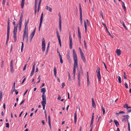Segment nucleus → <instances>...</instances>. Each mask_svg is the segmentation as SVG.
<instances>
[{
    "label": "nucleus",
    "mask_w": 131,
    "mask_h": 131,
    "mask_svg": "<svg viewBox=\"0 0 131 131\" xmlns=\"http://www.w3.org/2000/svg\"><path fill=\"white\" fill-rule=\"evenodd\" d=\"M62 88H63L65 86V84L64 83H62Z\"/></svg>",
    "instance_id": "obj_60"
},
{
    "label": "nucleus",
    "mask_w": 131,
    "mask_h": 131,
    "mask_svg": "<svg viewBox=\"0 0 131 131\" xmlns=\"http://www.w3.org/2000/svg\"><path fill=\"white\" fill-rule=\"evenodd\" d=\"M67 59L69 61L71 60V59L70 58V56L69 54H67Z\"/></svg>",
    "instance_id": "obj_43"
},
{
    "label": "nucleus",
    "mask_w": 131,
    "mask_h": 131,
    "mask_svg": "<svg viewBox=\"0 0 131 131\" xmlns=\"http://www.w3.org/2000/svg\"><path fill=\"white\" fill-rule=\"evenodd\" d=\"M94 113H92V115L91 119H93L94 120Z\"/></svg>",
    "instance_id": "obj_63"
},
{
    "label": "nucleus",
    "mask_w": 131,
    "mask_h": 131,
    "mask_svg": "<svg viewBox=\"0 0 131 131\" xmlns=\"http://www.w3.org/2000/svg\"><path fill=\"white\" fill-rule=\"evenodd\" d=\"M38 4V0H35V6H37Z\"/></svg>",
    "instance_id": "obj_44"
},
{
    "label": "nucleus",
    "mask_w": 131,
    "mask_h": 131,
    "mask_svg": "<svg viewBox=\"0 0 131 131\" xmlns=\"http://www.w3.org/2000/svg\"><path fill=\"white\" fill-rule=\"evenodd\" d=\"M84 26L85 29L87 28L86 23L85 21H84Z\"/></svg>",
    "instance_id": "obj_51"
},
{
    "label": "nucleus",
    "mask_w": 131,
    "mask_h": 131,
    "mask_svg": "<svg viewBox=\"0 0 131 131\" xmlns=\"http://www.w3.org/2000/svg\"><path fill=\"white\" fill-rule=\"evenodd\" d=\"M102 24L103 25V26H104L106 30L107 29V27H106V25L104 23H103L102 22Z\"/></svg>",
    "instance_id": "obj_45"
},
{
    "label": "nucleus",
    "mask_w": 131,
    "mask_h": 131,
    "mask_svg": "<svg viewBox=\"0 0 131 131\" xmlns=\"http://www.w3.org/2000/svg\"><path fill=\"white\" fill-rule=\"evenodd\" d=\"M123 107L124 108H126L127 109H128V108H131L130 106H128V105L127 104H125Z\"/></svg>",
    "instance_id": "obj_30"
},
{
    "label": "nucleus",
    "mask_w": 131,
    "mask_h": 131,
    "mask_svg": "<svg viewBox=\"0 0 131 131\" xmlns=\"http://www.w3.org/2000/svg\"><path fill=\"white\" fill-rule=\"evenodd\" d=\"M93 121H94V120L93 119H91V124H90V127H91V126L92 127V125L93 126Z\"/></svg>",
    "instance_id": "obj_41"
},
{
    "label": "nucleus",
    "mask_w": 131,
    "mask_h": 131,
    "mask_svg": "<svg viewBox=\"0 0 131 131\" xmlns=\"http://www.w3.org/2000/svg\"><path fill=\"white\" fill-rule=\"evenodd\" d=\"M79 11L80 14V22L81 25L82 24V13L80 3L79 4Z\"/></svg>",
    "instance_id": "obj_5"
},
{
    "label": "nucleus",
    "mask_w": 131,
    "mask_h": 131,
    "mask_svg": "<svg viewBox=\"0 0 131 131\" xmlns=\"http://www.w3.org/2000/svg\"><path fill=\"white\" fill-rule=\"evenodd\" d=\"M41 92L42 93V95H45V93L46 92L45 88H43L41 89Z\"/></svg>",
    "instance_id": "obj_17"
},
{
    "label": "nucleus",
    "mask_w": 131,
    "mask_h": 131,
    "mask_svg": "<svg viewBox=\"0 0 131 131\" xmlns=\"http://www.w3.org/2000/svg\"><path fill=\"white\" fill-rule=\"evenodd\" d=\"M42 52H44L45 50V41L44 38L42 39Z\"/></svg>",
    "instance_id": "obj_7"
},
{
    "label": "nucleus",
    "mask_w": 131,
    "mask_h": 131,
    "mask_svg": "<svg viewBox=\"0 0 131 131\" xmlns=\"http://www.w3.org/2000/svg\"><path fill=\"white\" fill-rule=\"evenodd\" d=\"M37 6H35V14L36 15L37 12Z\"/></svg>",
    "instance_id": "obj_40"
},
{
    "label": "nucleus",
    "mask_w": 131,
    "mask_h": 131,
    "mask_svg": "<svg viewBox=\"0 0 131 131\" xmlns=\"http://www.w3.org/2000/svg\"><path fill=\"white\" fill-rule=\"evenodd\" d=\"M15 83L14 82L13 83V86L12 87V89H14L15 88Z\"/></svg>",
    "instance_id": "obj_54"
},
{
    "label": "nucleus",
    "mask_w": 131,
    "mask_h": 131,
    "mask_svg": "<svg viewBox=\"0 0 131 131\" xmlns=\"http://www.w3.org/2000/svg\"><path fill=\"white\" fill-rule=\"evenodd\" d=\"M56 33L57 35V37L58 39V40L59 41V43L60 45V47L61 46V41L60 39V36L59 33L58 31V30L57 28L56 29Z\"/></svg>",
    "instance_id": "obj_9"
},
{
    "label": "nucleus",
    "mask_w": 131,
    "mask_h": 131,
    "mask_svg": "<svg viewBox=\"0 0 131 131\" xmlns=\"http://www.w3.org/2000/svg\"><path fill=\"white\" fill-rule=\"evenodd\" d=\"M83 71L82 70L78 72V83L79 86H80L81 77V76H83Z\"/></svg>",
    "instance_id": "obj_3"
},
{
    "label": "nucleus",
    "mask_w": 131,
    "mask_h": 131,
    "mask_svg": "<svg viewBox=\"0 0 131 131\" xmlns=\"http://www.w3.org/2000/svg\"><path fill=\"white\" fill-rule=\"evenodd\" d=\"M79 49L80 54H81L82 53H83L80 48L79 47Z\"/></svg>",
    "instance_id": "obj_59"
},
{
    "label": "nucleus",
    "mask_w": 131,
    "mask_h": 131,
    "mask_svg": "<svg viewBox=\"0 0 131 131\" xmlns=\"http://www.w3.org/2000/svg\"><path fill=\"white\" fill-rule=\"evenodd\" d=\"M106 31H107V32L108 34L112 38H113L114 37L110 33V32L109 31H108L107 29L106 30Z\"/></svg>",
    "instance_id": "obj_31"
},
{
    "label": "nucleus",
    "mask_w": 131,
    "mask_h": 131,
    "mask_svg": "<svg viewBox=\"0 0 131 131\" xmlns=\"http://www.w3.org/2000/svg\"><path fill=\"white\" fill-rule=\"evenodd\" d=\"M21 25H18V29L19 31L21 30Z\"/></svg>",
    "instance_id": "obj_56"
},
{
    "label": "nucleus",
    "mask_w": 131,
    "mask_h": 131,
    "mask_svg": "<svg viewBox=\"0 0 131 131\" xmlns=\"http://www.w3.org/2000/svg\"><path fill=\"white\" fill-rule=\"evenodd\" d=\"M69 40H70V43H69L70 48V49H71L72 48V38L71 36H69Z\"/></svg>",
    "instance_id": "obj_12"
},
{
    "label": "nucleus",
    "mask_w": 131,
    "mask_h": 131,
    "mask_svg": "<svg viewBox=\"0 0 131 131\" xmlns=\"http://www.w3.org/2000/svg\"><path fill=\"white\" fill-rule=\"evenodd\" d=\"M114 121L116 127H118V126H119V124L117 120L115 119H114Z\"/></svg>",
    "instance_id": "obj_26"
},
{
    "label": "nucleus",
    "mask_w": 131,
    "mask_h": 131,
    "mask_svg": "<svg viewBox=\"0 0 131 131\" xmlns=\"http://www.w3.org/2000/svg\"><path fill=\"white\" fill-rule=\"evenodd\" d=\"M84 47L86 49L87 48V46H86V43L85 40H84Z\"/></svg>",
    "instance_id": "obj_42"
},
{
    "label": "nucleus",
    "mask_w": 131,
    "mask_h": 131,
    "mask_svg": "<svg viewBox=\"0 0 131 131\" xmlns=\"http://www.w3.org/2000/svg\"><path fill=\"white\" fill-rule=\"evenodd\" d=\"M28 27L27 25H25V30H26V37L27 38V41H28Z\"/></svg>",
    "instance_id": "obj_13"
},
{
    "label": "nucleus",
    "mask_w": 131,
    "mask_h": 131,
    "mask_svg": "<svg viewBox=\"0 0 131 131\" xmlns=\"http://www.w3.org/2000/svg\"><path fill=\"white\" fill-rule=\"evenodd\" d=\"M122 7L123 8L124 10L125 11L126 10V7H125L124 3L122 1Z\"/></svg>",
    "instance_id": "obj_28"
},
{
    "label": "nucleus",
    "mask_w": 131,
    "mask_h": 131,
    "mask_svg": "<svg viewBox=\"0 0 131 131\" xmlns=\"http://www.w3.org/2000/svg\"><path fill=\"white\" fill-rule=\"evenodd\" d=\"M6 127L9 128V123H6Z\"/></svg>",
    "instance_id": "obj_52"
},
{
    "label": "nucleus",
    "mask_w": 131,
    "mask_h": 131,
    "mask_svg": "<svg viewBox=\"0 0 131 131\" xmlns=\"http://www.w3.org/2000/svg\"><path fill=\"white\" fill-rule=\"evenodd\" d=\"M42 0H39V1L38 3V7L37 9V12H38L40 10V4Z\"/></svg>",
    "instance_id": "obj_16"
},
{
    "label": "nucleus",
    "mask_w": 131,
    "mask_h": 131,
    "mask_svg": "<svg viewBox=\"0 0 131 131\" xmlns=\"http://www.w3.org/2000/svg\"><path fill=\"white\" fill-rule=\"evenodd\" d=\"M102 109L103 112V115H104L105 114V108H104L103 106H102Z\"/></svg>",
    "instance_id": "obj_34"
},
{
    "label": "nucleus",
    "mask_w": 131,
    "mask_h": 131,
    "mask_svg": "<svg viewBox=\"0 0 131 131\" xmlns=\"http://www.w3.org/2000/svg\"><path fill=\"white\" fill-rule=\"evenodd\" d=\"M73 56L74 61L73 66V73H75L76 69L78 67V58L75 49L73 50Z\"/></svg>",
    "instance_id": "obj_1"
},
{
    "label": "nucleus",
    "mask_w": 131,
    "mask_h": 131,
    "mask_svg": "<svg viewBox=\"0 0 131 131\" xmlns=\"http://www.w3.org/2000/svg\"><path fill=\"white\" fill-rule=\"evenodd\" d=\"M43 13L42 12L41 15V17L40 18V22L39 25V31H40V28L41 27V24L43 21Z\"/></svg>",
    "instance_id": "obj_8"
},
{
    "label": "nucleus",
    "mask_w": 131,
    "mask_h": 131,
    "mask_svg": "<svg viewBox=\"0 0 131 131\" xmlns=\"http://www.w3.org/2000/svg\"><path fill=\"white\" fill-rule=\"evenodd\" d=\"M13 66V60H12L11 61L10 63V66Z\"/></svg>",
    "instance_id": "obj_58"
},
{
    "label": "nucleus",
    "mask_w": 131,
    "mask_h": 131,
    "mask_svg": "<svg viewBox=\"0 0 131 131\" xmlns=\"http://www.w3.org/2000/svg\"><path fill=\"white\" fill-rule=\"evenodd\" d=\"M21 43H22V45L21 48V52H22L24 48V43L23 42H21Z\"/></svg>",
    "instance_id": "obj_33"
},
{
    "label": "nucleus",
    "mask_w": 131,
    "mask_h": 131,
    "mask_svg": "<svg viewBox=\"0 0 131 131\" xmlns=\"http://www.w3.org/2000/svg\"><path fill=\"white\" fill-rule=\"evenodd\" d=\"M68 74V76L69 77V81H71V76L69 72L68 71L67 72Z\"/></svg>",
    "instance_id": "obj_32"
},
{
    "label": "nucleus",
    "mask_w": 131,
    "mask_h": 131,
    "mask_svg": "<svg viewBox=\"0 0 131 131\" xmlns=\"http://www.w3.org/2000/svg\"><path fill=\"white\" fill-rule=\"evenodd\" d=\"M77 118V111H75L74 113V123L75 124L76 123Z\"/></svg>",
    "instance_id": "obj_15"
},
{
    "label": "nucleus",
    "mask_w": 131,
    "mask_h": 131,
    "mask_svg": "<svg viewBox=\"0 0 131 131\" xmlns=\"http://www.w3.org/2000/svg\"><path fill=\"white\" fill-rule=\"evenodd\" d=\"M25 4V0H22L21 3V7L22 8H23L24 7V5Z\"/></svg>",
    "instance_id": "obj_20"
},
{
    "label": "nucleus",
    "mask_w": 131,
    "mask_h": 131,
    "mask_svg": "<svg viewBox=\"0 0 131 131\" xmlns=\"http://www.w3.org/2000/svg\"><path fill=\"white\" fill-rule=\"evenodd\" d=\"M92 106L94 108H95L96 107V105L93 98L92 99Z\"/></svg>",
    "instance_id": "obj_23"
},
{
    "label": "nucleus",
    "mask_w": 131,
    "mask_h": 131,
    "mask_svg": "<svg viewBox=\"0 0 131 131\" xmlns=\"http://www.w3.org/2000/svg\"><path fill=\"white\" fill-rule=\"evenodd\" d=\"M25 101V99H24L20 103V105H21V104H22L24 103Z\"/></svg>",
    "instance_id": "obj_61"
},
{
    "label": "nucleus",
    "mask_w": 131,
    "mask_h": 131,
    "mask_svg": "<svg viewBox=\"0 0 131 131\" xmlns=\"http://www.w3.org/2000/svg\"><path fill=\"white\" fill-rule=\"evenodd\" d=\"M78 35L79 38V41L80 43L81 41V36L80 32V29L79 26L78 27Z\"/></svg>",
    "instance_id": "obj_11"
},
{
    "label": "nucleus",
    "mask_w": 131,
    "mask_h": 131,
    "mask_svg": "<svg viewBox=\"0 0 131 131\" xmlns=\"http://www.w3.org/2000/svg\"><path fill=\"white\" fill-rule=\"evenodd\" d=\"M126 74H125V72H124V78L126 79H127V78L126 77Z\"/></svg>",
    "instance_id": "obj_53"
},
{
    "label": "nucleus",
    "mask_w": 131,
    "mask_h": 131,
    "mask_svg": "<svg viewBox=\"0 0 131 131\" xmlns=\"http://www.w3.org/2000/svg\"><path fill=\"white\" fill-rule=\"evenodd\" d=\"M128 131H130V124L129 122H128Z\"/></svg>",
    "instance_id": "obj_49"
},
{
    "label": "nucleus",
    "mask_w": 131,
    "mask_h": 131,
    "mask_svg": "<svg viewBox=\"0 0 131 131\" xmlns=\"http://www.w3.org/2000/svg\"><path fill=\"white\" fill-rule=\"evenodd\" d=\"M117 54L118 56H119L121 54V50L119 49H117L116 51Z\"/></svg>",
    "instance_id": "obj_21"
},
{
    "label": "nucleus",
    "mask_w": 131,
    "mask_h": 131,
    "mask_svg": "<svg viewBox=\"0 0 131 131\" xmlns=\"http://www.w3.org/2000/svg\"><path fill=\"white\" fill-rule=\"evenodd\" d=\"M59 29L61 31V24H59Z\"/></svg>",
    "instance_id": "obj_55"
},
{
    "label": "nucleus",
    "mask_w": 131,
    "mask_h": 131,
    "mask_svg": "<svg viewBox=\"0 0 131 131\" xmlns=\"http://www.w3.org/2000/svg\"><path fill=\"white\" fill-rule=\"evenodd\" d=\"M81 57L84 62H86V59L85 57L84 56L83 53L80 54Z\"/></svg>",
    "instance_id": "obj_14"
},
{
    "label": "nucleus",
    "mask_w": 131,
    "mask_h": 131,
    "mask_svg": "<svg viewBox=\"0 0 131 131\" xmlns=\"http://www.w3.org/2000/svg\"><path fill=\"white\" fill-rule=\"evenodd\" d=\"M18 24L16 25H14V29L13 31V37L14 42H16L17 40L16 33L17 32Z\"/></svg>",
    "instance_id": "obj_2"
},
{
    "label": "nucleus",
    "mask_w": 131,
    "mask_h": 131,
    "mask_svg": "<svg viewBox=\"0 0 131 131\" xmlns=\"http://www.w3.org/2000/svg\"><path fill=\"white\" fill-rule=\"evenodd\" d=\"M9 21V19L7 22L8 26L7 27V39L6 42V44L7 43L9 38L10 32V25Z\"/></svg>",
    "instance_id": "obj_4"
},
{
    "label": "nucleus",
    "mask_w": 131,
    "mask_h": 131,
    "mask_svg": "<svg viewBox=\"0 0 131 131\" xmlns=\"http://www.w3.org/2000/svg\"><path fill=\"white\" fill-rule=\"evenodd\" d=\"M125 87H126V88H128V85H127V83L125 82Z\"/></svg>",
    "instance_id": "obj_64"
},
{
    "label": "nucleus",
    "mask_w": 131,
    "mask_h": 131,
    "mask_svg": "<svg viewBox=\"0 0 131 131\" xmlns=\"http://www.w3.org/2000/svg\"><path fill=\"white\" fill-rule=\"evenodd\" d=\"M36 29V28H35L34 30L32 32L30 35V37H31V39L35 35Z\"/></svg>",
    "instance_id": "obj_18"
},
{
    "label": "nucleus",
    "mask_w": 131,
    "mask_h": 131,
    "mask_svg": "<svg viewBox=\"0 0 131 131\" xmlns=\"http://www.w3.org/2000/svg\"><path fill=\"white\" fill-rule=\"evenodd\" d=\"M29 19H28V20L27 21L26 19L25 20V25H28V24L29 22Z\"/></svg>",
    "instance_id": "obj_35"
},
{
    "label": "nucleus",
    "mask_w": 131,
    "mask_h": 131,
    "mask_svg": "<svg viewBox=\"0 0 131 131\" xmlns=\"http://www.w3.org/2000/svg\"><path fill=\"white\" fill-rule=\"evenodd\" d=\"M131 107V108H128L127 110V112H131V106H130Z\"/></svg>",
    "instance_id": "obj_48"
},
{
    "label": "nucleus",
    "mask_w": 131,
    "mask_h": 131,
    "mask_svg": "<svg viewBox=\"0 0 131 131\" xmlns=\"http://www.w3.org/2000/svg\"><path fill=\"white\" fill-rule=\"evenodd\" d=\"M59 56L60 57V62L61 63H63V61L62 59V56L60 54V52H59Z\"/></svg>",
    "instance_id": "obj_25"
},
{
    "label": "nucleus",
    "mask_w": 131,
    "mask_h": 131,
    "mask_svg": "<svg viewBox=\"0 0 131 131\" xmlns=\"http://www.w3.org/2000/svg\"><path fill=\"white\" fill-rule=\"evenodd\" d=\"M46 103H42V105L43 106V109L44 110L45 109V104H46Z\"/></svg>",
    "instance_id": "obj_47"
},
{
    "label": "nucleus",
    "mask_w": 131,
    "mask_h": 131,
    "mask_svg": "<svg viewBox=\"0 0 131 131\" xmlns=\"http://www.w3.org/2000/svg\"><path fill=\"white\" fill-rule=\"evenodd\" d=\"M42 101L41 102V103H46V99L45 95H42Z\"/></svg>",
    "instance_id": "obj_10"
},
{
    "label": "nucleus",
    "mask_w": 131,
    "mask_h": 131,
    "mask_svg": "<svg viewBox=\"0 0 131 131\" xmlns=\"http://www.w3.org/2000/svg\"><path fill=\"white\" fill-rule=\"evenodd\" d=\"M117 78L118 79V81L120 83H121V78L119 76H118L117 77Z\"/></svg>",
    "instance_id": "obj_36"
},
{
    "label": "nucleus",
    "mask_w": 131,
    "mask_h": 131,
    "mask_svg": "<svg viewBox=\"0 0 131 131\" xmlns=\"http://www.w3.org/2000/svg\"><path fill=\"white\" fill-rule=\"evenodd\" d=\"M87 82L88 86L90 84V82L88 72H87Z\"/></svg>",
    "instance_id": "obj_22"
},
{
    "label": "nucleus",
    "mask_w": 131,
    "mask_h": 131,
    "mask_svg": "<svg viewBox=\"0 0 131 131\" xmlns=\"http://www.w3.org/2000/svg\"><path fill=\"white\" fill-rule=\"evenodd\" d=\"M123 117H126L127 119L129 118V116L128 115H123Z\"/></svg>",
    "instance_id": "obj_46"
},
{
    "label": "nucleus",
    "mask_w": 131,
    "mask_h": 131,
    "mask_svg": "<svg viewBox=\"0 0 131 131\" xmlns=\"http://www.w3.org/2000/svg\"><path fill=\"white\" fill-rule=\"evenodd\" d=\"M127 121V122H128H128H129L128 121V120L127 118H124L122 120V122H124V121Z\"/></svg>",
    "instance_id": "obj_39"
},
{
    "label": "nucleus",
    "mask_w": 131,
    "mask_h": 131,
    "mask_svg": "<svg viewBox=\"0 0 131 131\" xmlns=\"http://www.w3.org/2000/svg\"><path fill=\"white\" fill-rule=\"evenodd\" d=\"M61 17H60L59 18V24H61Z\"/></svg>",
    "instance_id": "obj_38"
},
{
    "label": "nucleus",
    "mask_w": 131,
    "mask_h": 131,
    "mask_svg": "<svg viewBox=\"0 0 131 131\" xmlns=\"http://www.w3.org/2000/svg\"><path fill=\"white\" fill-rule=\"evenodd\" d=\"M10 71L12 73H13L14 72V70L13 69V66H10Z\"/></svg>",
    "instance_id": "obj_29"
},
{
    "label": "nucleus",
    "mask_w": 131,
    "mask_h": 131,
    "mask_svg": "<svg viewBox=\"0 0 131 131\" xmlns=\"http://www.w3.org/2000/svg\"><path fill=\"white\" fill-rule=\"evenodd\" d=\"M48 123L49 126L50 127V128H51V125L50 123V116H48Z\"/></svg>",
    "instance_id": "obj_27"
},
{
    "label": "nucleus",
    "mask_w": 131,
    "mask_h": 131,
    "mask_svg": "<svg viewBox=\"0 0 131 131\" xmlns=\"http://www.w3.org/2000/svg\"><path fill=\"white\" fill-rule=\"evenodd\" d=\"M25 37L27 39V38L26 37V30H24V32L23 37V40H24Z\"/></svg>",
    "instance_id": "obj_19"
},
{
    "label": "nucleus",
    "mask_w": 131,
    "mask_h": 131,
    "mask_svg": "<svg viewBox=\"0 0 131 131\" xmlns=\"http://www.w3.org/2000/svg\"><path fill=\"white\" fill-rule=\"evenodd\" d=\"M100 12H101V15L102 17V18L103 19H104V17H103V12L102 11H101Z\"/></svg>",
    "instance_id": "obj_50"
},
{
    "label": "nucleus",
    "mask_w": 131,
    "mask_h": 131,
    "mask_svg": "<svg viewBox=\"0 0 131 131\" xmlns=\"http://www.w3.org/2000/svg\"><path fill=\"white\" fill-rule=\"evenodd\" d=\"M100 69L99 67H98L96 70V73L97 74V77L99 81H101V77L100 74Z\"/></svg>",
    "instance_id": "obj_6"
},
{
    "label": "nucleus",
    "mask_w": 131,
    "mask_h": 131,
    "mask_svg": "<svg viewBox=\"0 0 131 131\" xmlns=\"http://www.w3.org/2000/svg\"><path fill=\"white\" fill-rule=\"evenodd\" d=\"M122 25L123 27H124L125 29L126 30H127L128 29L127 27L125 25V24H124V22H123L122 23Z\"/></svg>",
    "instance_id": "obj_37"
},
{
    "label": "nucleus",
    "mask_w": 131,
    "mask_h": 131,
    "mask_svg": "<svg viewBox=\"0 0 131 131\" xmlns=\"http://www.w3.org/2000/svg\"><path fill=\"white\" fill-rule=\"evenodd\" d=\"M26 66H27V64H26L25 65V66H24V68L23 69V71H24L25 70V69H26Z\"/></svg>",
    "instance_id": "obj_57"
},
{
    "label": "nucleus",
    "mask_w": 131,
    "mask_h": 131,
    "mask_svg": "<svg viewBox=\"0 0 131 131\" xmlns=\"http://www.w3.org/2000/svg\"><path fill=\"white\" fill-rule=\"evenodd\" d=\"M4 63V61H2V65H1V67L3 68L4 66V65L3 64Z\"/></svg>",
    "instance_id": "obj_62"
},
{
    "label": "nucleus",
    "mask_w": 131,
    "mask_h": 131,
    "mask_svg": "<svg viewBox=\"0 0 131 131\" xmlns=\"http://www.w3.org/2000/svg\"><path fill=\"white\" fill-rule=\"evenodd\" d=\"M46 8L47 10H49L50 12H51L52 11V9L51 8L48 7V6H46Z\"/></svg>",
    "instance_id": "obj_24"
}]
</instances>
